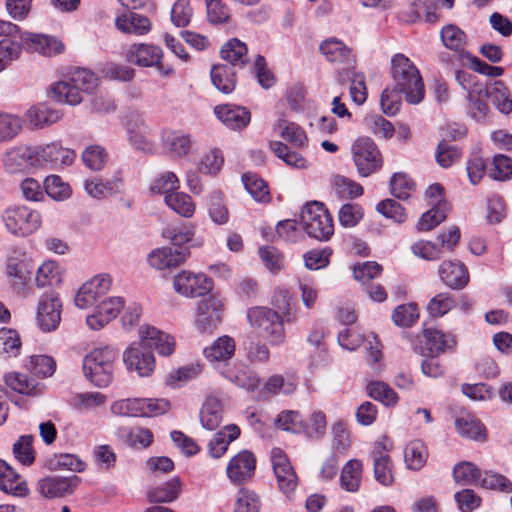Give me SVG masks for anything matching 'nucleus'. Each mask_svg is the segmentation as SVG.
<instances>
[{
    "label": "nucleus",
    "instance_id": "1",
    "mask_svg": "<svg viewBox=\"0 0 512 512\" xmlns=\"http://www.w3.org/2000/svg\"><path fill=\"white\" fill-rule=\"evenodd\" d=\"M391 75L395 90L403 93L409 104H419L425 95L422 77L415 64L404 54H395L391 59Z\"/></svg>",
    "mask_w": 512,
    "mask_h": 512
},
{
    "label": "nucleus",
    "instance_id": "2",
    "mask_svg": "<svg viewBox=\"0 0 512 512\" xmlns=\"http://www.w3.org/2000/svg\"><path fill=\"white\" fill-rule=\"evenodd\" d=\"M119 351L111 346L94 348L83 359V372L88 381L96 387H108L114 378Z\"/></svg>",
    "mask_w": 512,
    "mask_h": 512
},
{
    "label": "nucleus",
    "instance_id": "3",
    "mask_svg": "<svg viewBox=\"0 0 512 512\" xmlns=\"http://www.w3.org/2000/svg\"><path fill=\"white\" fill-rule=\"evenodd\" d=\"M96 75L85 68H76L68 80L55 83L53 98L61 103L77 105L82 102V93H90L97 86Z\"/></svg>",
    "mask_w": 512,
    "mask_h": 512
},
{
    "label": "nucleus",
    "instance_id": "4",
    "mask_svg": "<svg viewBox=\"0 0 512 512\" xmlns=\"http://www.w3.org/2000/svg\"><path fill=\"white\" fill-rule=\"evenodd\" d=\"M0 219L8 232L19 238L32 235L42 225L40 212L21 204L6 207Z\"/></svg>",
    "mask_w": 512,
    "mask_h": 512
},
{
    "label": "nucleus",
    "instance_id": "5",
    "mask_svg": "<svg viewBox=\"0 0 512 512\" xmlns=\"http://www.w3.org/2000/svg\"><path fill=\"white\" fill-rule=\"evenodd\" d=\"M301 225L309 237L319 241H328L334 234L333 218L324 204L318 201L303 207Z\"/></svg>",
    "mask_w": 512,
    "mask_h": 512
},
{
    "label": "nucleus",
    "instance_id": "6",
    "mask_svg": "<svg viewBox=\"0 0 512 512\" xmlns=\"http://www.w3.org/2000/svg\"><path fill=\"white\" fill-rule=\"evenodd\" d=\"M247 318L251 327L259 330L271 345H280L284 342V322L274 309L253 307L248 310Z\"/></svg>",
    "mask_w": 512,
    "mask_h": 512
},
{
    "label": "nucleus",
    "instance_id": "7",
    "mask_svg": "<svg viewBox=\"0 0 512 512\" xmlns=\"http://www.w3.org/2000/svg\"><path fill=\"white\" fill-rule=\"evenodd\" d=\"M352 157L357 172L361 177H368L378 172L383 166L382 154L369 137H359L351 147Z\"/></svg>",
    "mask_w": 512,
    "mask_h": 512
},
{
    "label": "nucleus",
    "instance_id": "8",
    "mask_svg": "<svg viewBox=\"0 0 512 512\" xmlns=\"http://www.w3.org/2000/svg\"><path fill=\"white\" fill-rule=\"evenodd\" d=\"M391 443L384 437L374 443L369 454L373 463V473L375 480L382 486L390 487L394 483V465L389 456Z\"/></svg>",
    "mask_w": 512,
    "mask_h": 512
},
{
    "label": "nucleus",
    "instance_id": "9",
    "mask_svg": "<svg viewBox=\"0 0 512 512\" xmlns=\"http://www.w3.org/2000/svg\"><path fill=\"white\" fill-rule=\"evenodd\" d=\"M35 146L19 145L9 148L2 156L4 170L9 174L29 173L38 168Z\"/></svg>",
    "mask_w": 512,
    "mask_h": 512
},
{
    "label": "nucleus",
    "instance_id": "10",
    "mask_svg": "<svg viewBox=\"0 0 512 512\" xmlns=\"http://www.w3.org/2000/svg\"><path fill=\"white\" fill-rule=\"evenodd\" d=\"M62 302L55 292L43 294L36 308V322L44 332L58 328L61 321Z\"/></svg>",
    "mask_w": 512,
    "mask_h": 512
},
{
    "label": "nucleus",
    "instance_id": "11",
    "mask_svg": "<svg viewBox=\"0 0 512 512\" xmlns=\"http://www.w3.org/2000/svg\"><path fill=\"white\" fill-rule=\"evenodd\" d=\"M112 278L109 274H98L85 282L75 296V305L80 309H86L94 305L111 288Z\"/></svg>",
    "mask_w": 512,
    "mask_h": 512
},
{
    "label": "nucleus",
    "instance_id": "12",
    "mask_svg": "<svg viewBox=\"0 0 512 512\" xmlns=\"http://www.w3.org/2000/svg\"><path fill=\"white\" fill-rule=\"evenodd\" d=\"M35 150H37L38 168L46 165L51 168L70 166L76 158L75 151L63 147L60 142L35 146Z\"/></svg>",
    "mask_w": 512,
    "mask_h": 512
},
{
    "label": "nucleus",
    "instance_id": "13",
    "mask_svg": "<svg viewBox=\"0 0 512 512\" xmlns=\"http://www.w3.org/2000/svg\"><path fill=\"white\" fill-rule=\"evenodd\" d=\"M174 289L186 297H199L208 294L213 288V281L203 273L194 274L182 271L174 277Z\"/></svg>",
    "mask_w": 512,
    "mask_h": 512
},
{
    "label": "nucleus",
    "instance_id": "14",
    "mask_svg": "<svg viewBox=\"0 0 512 512\" xmlns=\"http://www.w3.org/2000/svg\"><path fill=\"white\" fill-rule=\"evenodd\" d=\"M223 303L210 296L201 300L197 307L195 325L200 333H211L222 321Z\"/></svg>",
    "mask_w": 512,
    "mask_h": 512
},
{
    "label": "nucleus",
    "instance_id": "15",
    "mask_svg": "<svg viewBox=\"0 0 512 512\" xmlns=\"http://www.w3.org/2000/svg\"><path fill=\"white\" fill-rule=\"evenodd\" d=\"M271 462L279 489L286 495L293 493L298 478L286 454L280 448H273Z\"/></svg>",
    "mask_w": 512,
    "mask_h": 512
},
{
    "label": "nucleus",
    "instance_id": "16",
    "mask_svg": "<svg viewBox=\"0 0 512 512\" xmlns=\"http://www.w3.org/2000/svg\"><path fill=\"white\" fill-rule=\"evenodd\" d=\"M80 483L81 479L77 475L48 476L38 481L37 490L43 497L55 499L73 494Z\"/></svg>",
    "mask_w": 512,
    "mask_h": 512
},
{
    "label": "nucleus",
    "instance_id": "17",
    "mask_svg": "<svg viewBox=\"0 0 512 512\" xmlns=\"http://www.w3.org/2000/svg\"><path fill=\"white\" fill-rule=\"evenodd\" d=\"M256 469V457L249 450H241L234 455L226 467V475L234 484H243L249 481Z\"/></svg>",
    "mask_w": 512,
    "mask_h": 512
},
{
    "label": "nucleus",
    "instance_id": "18",
    "mask_svg": "<svg viewBox=\"0 0 512 512\" xmlns=\"http://www.w3.org/2000/svg\"><path fill=\"white\" fill-rule=\"evenodd\" d=\"M140 344L144 349H155L160 356L167 357L175 351L176 342L173 336L153 326H142L139 329Z\"/></svg>",
    "mask_w": 512,
    "mask_h": 512
},
{
    "label": "nucleus",
    "instance_id": "19",
    "mask_svg": "<svg viewBox=\"0 0 512 512\" xmlns=\"http://www.w3.org/2000/svg\"><path fill=\"white\" fill-rule=\"evenodd\" d=\"M123 362L129 371H135L141 377L151 375L155 368V358L139 343L131 345L123 353Z\"/></svg>",
    "mask_w": 512,
    "mask_h": 512
},
{
    "label": "nucleus",
    "instance_id": "20",
    "mask_svg": "<svg viewBox=\"0 0 512 512\" xmlns=\"http://www.w3.org/2000/svg\"><path fill=\"white\" fill-rule=\"evenodd\" d=\"M124 57L127 62L140 67L158 66L162 58V50L151 44H133L125 50Z\"/></svg>",
    "mask_w": 512,
    "mask_h": 512
},
{
    "label": "nucleus",
    "instance_id": "21",
    "mask_svg": "<svg viewBox=\"0 0 512 512\" xmlns=\"http://www.w3.org/2000/svg\"><path fill=\"white\" fill-rule=\"evenodd\" d=\"M46 56L61 53L64 49L62 42L45 34L21 33V48Z\"/></svg>",
    "mask_w": 512,
    "mask_h": 512
},
{
    "label": "nucleus",
    "instance_id": "22",
    "mask_svg": "<svg viewBox=\"0 0 512 512\" xmlns=\"http://www.w3.org/2000/svg\"><path fill=\"white\" fill-rule=\"evenodd\" d=\"M189 256L188 248H158L148 255V263L155 269L163 270L181 265Z\"/></svg>",
    "mask_w": 512,
    "mask_h": 512
},
{
    "label": "nucleus",
    "instance_id": "23",
    "mask_svg": "<svg viewBox=\"0 0 512 512\" xmlns=\"http://www.w3.org/2000/svg\"><path fill=\"white\" fill-rule=\"evenodd\" d=\"M438 272L441 281L454 290L463 289L469 282L468 270L460 261H443Z\"/></svg>",
    "mask_w": 512,
    "mask_h": 512
},
{
    "label": "nucleus",
    "instance_id": "24",
    "mask_svg": "<svg viewBox=\"0 0 512 512\" xmlns=\"http://www.w3.org/2000/svg\"><path fill=\"white\" fill-rule=\"evenodd\" d=\"M214 112L224 125L233 130L245 128L251 119L250 112L245 107L235 105H218Z\"/></svg>",
    "mask_w": 512,
    "mask_h": 512
},
{
    "label": "nucleus",
    "instance_id": "25",
    "mask_svg": "<svg viewBox=\"0 0 512 512\" xmlns=\"http://www.w3.org/2000/svg\"><path fill=\"white\" fill-rule=\"evenodd\" d=\"M484 94L485 97L491 99L493 105L502 114L512 112V97L509 88L501 80H495L489 87H479L478 94Z\"/></svg>",
    "mask_w": 512,
    "mask_h": 512
},
{
    "label": "nucleus",
    "instance_id": "26",
    "mask_svg": "<svg viewBox=\"0 0 512 512\" xmlns=\"http://www.w3.org/2000/svg\"><path fill=\"white\" fill-rule=\"evenodd\" d=\"M0 41V73L7 69L21 54V32L16 25V31L11 34H2Z\"/></svg>",
    "mask_w": 512,
    "mask_h": 512
},
{
    "label": "nucleus",
    "instance_id": "27",
    "mask_svg": "<svg viewBox=\"0 0 512 512\" xmlns=\"http://www.w3.org/2000/svg\"><path fill=\"white\" fill-rule=\"evenodd\" d=\"M240 436V428L235 424H229L216 432L207 444V450L212 458L222 457L228 450L231 442Z\"/></svg>",
    "mask_w": 512,
    "mask_h": 512
},
{
    "label": "nucleus",
    "instance_id": "28",
    "mask_svg": "<svg viewBox=\"0 0 512 512\" xmlns=\"http://www.w3.org/2000/svg\"><path fill=\"white\" fill-rule=\"evenodd\" d=\"M425 346L423 355L438 356L455 345L454 337L438 329L424 330Z\"/></svg>",
    "mask_w": 512,
    "mask_h": 512
},
{
    "label": "nucleus",
    "instance_id": "29",
    "mask_svg": "<svg viewBox=\"0 0 512 512\" xmlns=\"http://www.w3.org/2000/svg\"><path fill=\"white\" fill-rule=\"evenodd\" d=\"M319 51L327 61L332 63L350 64L353 61L351 49L335 37L322 41L319 45Z\"/></svg>",
    "mask_w": 512,
    "mask_h": 512
},
{
    "label": "nucleus",
    "instance_id": "30",
    "mask_svg": "<svg viewBox=\"0 0 512 512\" xmlns=\"http://www.w3.org/2000/svg\"><path fill=\"white\" fill-rule=\"evenodd\" d=\"M115 25L123 33L135 35H145L152 27L148 17L131 11L118 16Z\"/></svg>",
    "mask_w": 512,
    "mask_h": 512
},
{
    "label": "nucleus",
    "instance_id": "31",
    "mask_svg": "<svg viewBox=\"0 0 512 512\" xmlns=\"http://www.w3.org/2000/svg\"><path fill=\"white\" fill-rule=\"evenodd\" d=\"M0 489L15 496H25L28 488L20 475L4 460L0 459Z\"/></svg>",
    "mask_w": 512,
    "mask_h": 512
},
{
    "label": "nucleus",
    "instance_id": "32",
    "mask_svg": "<svg viewBox=\"0 0 512 512\" xmlns=\"http://www.w3.org/2000/svg\"><path fill=\"white\" fill-rule=\"evenodd\" d=\"M199 418L204 429L210 431L217 429L223 420V406L221 401L214 396L207 397L202 404Z\"/></svg>",
    "mask_w": 512,
    "mask_h": 512
},
{
    "label": "nucleus",
    "instance_id": "33",
    "mask_svg": "<svg viewBox=\"0 0 512 512\" xmlns=\"http://www.w3.org/2000/svg\"><path fill=\"white\" fill-rule=\"evenodd\" d=\"M363 463L359 459L347 461L340 473V487L350 493L359 491L362 483Z\"/></svg>",
    "mask_w": 512,
    "mask_h": 512
},
{
    "label": "nucleus",
    "instance_id": "34",
    "mask_svg": "<svg viewBox=\"0 0 512 512\" xmlns=\"http://www.w3.org/2000/svg\"><path fill=\"white\" fill-rule=\"evenodd\" d=\"M211 82L223 94H230L236 87V72L227 64H215L210 72Z\"/></svg>",
    "mask_w": 512,
    "mask_h": 512
},
{
    "label": "nucleus",
    "instance_id": "35",
    "mask_svg": "<svg viewBox=\"0 0 512 512\" xmlns=\"http://www.w3.org/2000/svg\"><path fill=\"white\" fill-rule=\"evenodd\" d=\"M235 353V341L228 335L217 338L203 351L204 356L211 362H226Z\"/></svg>",
    "mask_w": 512,
    "mask_h": 512
},
{
    "label": "nucleus",
    "instance_id": "36",
    "mask_svg": "<svg viewBox=\"0 0 512 512\" xmlns=\"http://www.w3.org/2000/svg\"><path fill=\"white\" fill-rule=\"evenodd\" d=\"M163 146L178 157L186 156L192 145L190 135L180 131L166 130L162 134Z\"/></svg>",
    "mask_w": 512,
    "mask_h": 512
},
{
    "label": "nucleus",
    "instance_id": "37",
    "mask_svg": "<svg viewBox=\"0 0 512 512\" xmlns=\"http://www.w3.org/2000/svg\"><path fill=\"white\" fill-rule=\"evenodd\" d=\"M248 49L244 42L237 38L226 42L220 51L221 57L234 66L244 67L248 63Z\"/></svg>",
    "mask_w": 512,
    "mask_h": 512
},
{
    "label": "nucleus",
    "instance_id": "38",
    "mask_svg": "<svg viewBox=\"0 0 512 512\" xmlns=\"http://www.w3.org/2000/svg\"><path fill=\"white\" fill-rule=\"evenodd\" d=\"M181 481L178 477L154 487L147 492V497L153 503H170L176 500L181 492Z\"/></svg>",
    "mask_w": 512,
    "mask_h": 512
},
{
    "label": "nucleus",
    "instance_id": "39",
    "mask_svg": "<svg viewBox=\"0 0 512 512\" xmlns=\"http://www.w3.org/2000/svg\"><path fill=\"white\" fill-rule=\"evenodd\" d=\"M84 188L90 196L94 198H103L108 195L121 193L123 189V181L120 178H113L111 180H86Z\"/></svg>",
    "mask_w": 512,
    "mask_h": 512
},
{
    "label": "nucleus",
    "instance_id": "40",
    "mask_svg": "<svg viewBox=\"0 0 512 512\" xmlns=\"http://www.w3.org/2000/svg\"><path fill=\"white\" fill-rule=\"evenodd\" d=\"M27 119L34 128H43L54 124L62 118V114L46 105L31 107L27 111Z\"/></svg>",
    "mask_w": 512,
    "mask_h": 512
},
{
    "label": "nucleus",
    "instance_id": "41",
    "mask_svg": "<svg viewBox=\"0 0 512 512\" xmlns=\"http://www.w3.org/2000/svg\"><path fill=\"white\" fill-rule=\"evenodd\" d=\"M482 476L481 470L472 462H459L453 468L455 482L463 486L480 485Z\"/></svg>",
    "mask_w": 512,
    "mask_h": 512
},
{
    "label": "nucleus",
    "instance_id": "42",
    "mask_svg": "<svg viewBox=\"0 0 512 512\" xmlns=\"http://www.w3.org/2000/svg\"><path fill=\"white\" fill-rule=\"evenodd\" d=\"M272 304L275 311L281 314L283 322H293L296 319V308L293 303V297L287 289H277L272 298Z\"/></svg>",
    "mask_w": 512,
    "mask_h": 512
},
{
    "label": "nucleus",
    "instance_id": "43",
    "mask_svg": "<svg viewBox=\"0 0 512 512\" xmlns=\"http://www.w3.org/2000/svg\"><path fill=\"white\" fill-rule=\"evenodd\" d=\"M428 452L424 443L420 440L409 442L404 449V461L410 470H420L427 461Z\"/></svg>",
    "mask_w": 512,
    "mask_h": 512
},
{
    "label": "nucleus",
    "instance_id": "44",
    "mask_svg": "<svg viewBox=\"0 0 512 512\" xmlns=\"http://www.w3.org/2000/svg\"><path fill=\"white\" fill-rule=\"evenodd\" d=\"M166 205L175 213L190 218L195 212V203L192 198L183 192H174L165 195Z\"/></svg>",
    "mask_w": 512,
    "mask_h": 512
},
{
    "label": "nucleus",
    "instance_id": "45",
    "mask_svg": "<svg viewBox=\"0 0 512 512\" xmlns=\"http://www.w3.org/2000/svg\"><path fill=\"white\" fill-rule=\"evenodd\" d=\"M344 77H347L351 81L350 96L352 101L357 105H362L367 99L365 76L360 73L356 74L349 69H345L339 73V81H344Z\"/></svg>",
    "mask_w": 512,
    "mask_h": 512
},
{
    "label": "nucleus",
    "instance_id": "46",
    "mask_svg": "<svg viewBox=\"0 0 512 512\" xmlns=\"http://www.w3.org/2000/svg\"><path fill=\"white\" fill-rule=\"evenodd\" d=\"M455 427L462 437L474 440L485 438L484 425L473 416L466 415L457 418L455 421Z\"/></svg>",
    "mask_w": 512,
    "mask_h": 512
},
{
    "label": "nucleus",
    "instance_id": "47",
    "mask_svg": "<svg viewBox=\"0 0 512 512\" xmlns=\"http://www.w3.org/2000/svg\"><path fill=\"white\" fill-rule=\"evenodd\" d=\"M208 213L210 219L217 225H224L229 220L228 208L223 200V195L216 190L208 196Z\"/></svg>",
    "mask_w": 512,
    "mask_h": 512
},
{
    "label": "nucleus",
    "instance_id": "48",
    "mask_svg": "<svg viewBox=\"0 0 512 512\" xmlns=\"http://www.w3.org/2000/svg\"><path fill=\"white\" fill-rule=\"evenodd\" d=\"M368 395L385 406H394L399 398L397 393L382 381H372L367 385Z\"/></svg>",
    "mask_w": 512,
    "mask_h": 512
},
{
    "label": "nucleus",
    "instance_id": "49",
    "mask_svg": "<svg viewBox=\"0 0 512 512\" xmlns=\"http://www.w3.org/2000/svg\"><path fill=\"white\" fill-rule=\"evenodd\" d=\"M449 210V204L431 207V209L423 213L418 220L417 229L419 231H429L433 229L446 219Z\"/></svg>",
    "mask_w": 512,
    "mask_h": 512
},
{
    "label": "nucleus",
    "instance_id": "50",
    "mask_svg": "<svg viewBox=\"0 0 512 512\" xmlns=\"http://www.w3.org/2000/svg\"><path fill=\"white\" fill-rule=\"evenodd\" d=\"M273 153L284 163L295 168H306L307 160L298 152L292 151L286 144L280 141L270 142Z\"/></svg>",
    "mask_w": 512,
    "mask_h": 512
},
{
    "label": "nucleus",
    "instance_id": "51",
    "mask_svg": "<svg viewBox=\"0 0 512 512\" xmlns=\"http://www.w3.org/2000/svg\"><path fill=\"white\" fill-rule=\"evenodd\" d=\"M391 193L400 200L408 199L415 190L414 181L405 173H394L390 179Z\"/></svg>",
    "mask_w": 512,
    "mask_h": 512
},
{
    "label": "nucleus",
    "instance_id": "52",
    "mask_svg": "<svg viewBox=\"0 0 512 512\" xmlns=\"http://www.w3.org/2000/svg\"><path fill=\"white\" fill-rule=\"evenodd\" d=\"M242 182L247 192L259 202L269 199V189L263 179L253 173H245L242 176Z\"/></svg>",
    "mask_w": 512,
    "mask_h": 512
},
{
    "label": "nucleus",
    "instance_id": "53",
    "mask_svg": "<svg viewBox=\"0 0 512 512\" xmlns=\"http://www.w3.org/2000/svg\"><path fill=\"white\" fill-rule=\"evenodd\" d=\"M44 188L49 197L56 201H64L71 196L68 183L58 175H50L45 178Z\"/></svg>",
    "mask_w": 512,
    "mask_h": 512
},
{
    "label": "nucleus",
    "instance_id": "54",
    "mask_svg": "<svg viewBox=\"0 0 512 512\" xmlns=\"http://www.w3.org/2000/svg\"><path fill=\"white\" fill-rule=\"evenodd\" d=\"M5 384L20 394L32 395L38 385L37 381L22 373H8L5 375Z\"/></svg>",
    "mask_w": 512,
    "mask_h": 512
},
{
    "label": "nucleus",
    "instance_id": "55",
    "mask_svg": "<svg viewBox=\"0 0 512 512\" xmlns=\"http://www.w3.org/2000/svg\"><path fill=\"white\" fill-rule=\"evenodd\" d=\"M259 496L252 490L241 488L234 504L233 512H260Z\"/></svg>",
    "mask_w": 512,
    "mask_h": 512
},
{
    "label": "nucleus",
    "instance_id": "56",
    "mask_svg": "<svg viewBox=\"0 0 512 512\" xmlns=\"http://www.w3.org/2000/svg\"><path fill=\"white\" fill-rule=\"evenodd\" d=\"M33 439L32 435H22L13 445L15 458L25 466H29L35 461Z\"/></svg>",
    "mask_w": 512,
    "mask_h": 512
},
{
    "label": "nucleus",
    "instance_id": "57",
    "mask_svg": "<svg viewBox=\"0 0 512 512\" xmlns=\"http://www.w3.org/2000/svg\"><path fill=\"white\" fill-rule=\"evenodd\" d=\"M440 36L445 47L450 50L460 51L466 44L465 33L453 24L444 26Z\"/></svg>",
    "mask_w": 512,
    "mask_h": 512
},
{
    "label": "nucleus",
    "instance_id": "58",
    "mask_svg": "<svg viewBox=\"0 0 512 512\" xmlns=\"http://www.w3.org/2000/svg\"><path fill=\"white\" fill-rule=\"evenodd\" d=\"M61 281L59 266L54 261L44 262L37 270L36 283L38 287L53 286Z\"/></svg>",
    "mask_w": 512,
    "mask_h": 512
},
{
    "label": "nucleus",
    "instance_id": "59",
    "mask_svg": "<svg viewBox=\"0 0 512 512\" xmlns=\"http://www.w3.org/2000/svg\"><path fill=\"white\" fill-rule=\"evenodd\" d=\"M142 398H128L115 401L111 412L117 416L142 417Z\"/></svg>",
    "mask_w": 512,
    "mask_h": 512
},
{
    "label": "nucleus",
    "instance_id": "60",
    "mask_svg": "<svg viewBox=\"0 0 512 512\" xmlns=\"http://www.w3.org/2000/svg\"><path fill=\"white\" fill-rule=\"evenodd\" d=\"M333 189L341 198H356L363 194V187L359 183L340 175L333 178Z\"/></svg>",
    "mask_w": 512,
    "mask_h": 512
},
{
    "label": "nucleus",
    "instance_id": "61",
    "mask_svg": "<svg viewBox=\"0 0 512 512\" xmlns=\"http://www.w3.org/2000/svg\"><path fill=\"white\" fill-rule=\"evenodd\" d=\"M21 340L16 330L0 329V353L7 356H17L20 353Z\"/></svg>",
    "mask_w": 512,
    "mask_h": 512
},
{
    "label": "nucleus",
    "instance_id": "62",
    "mask_svg": "<svg viewBox=\"0 0 512 512\" xmlns=\"http://www.w3.org/2000/svg\"><path fill=\"white\" fill-rule=\"evenodd\" d=\"M22 129L21 119L12 114L0 113V142L10 141Z\"/></svg>",
    "mask_w": 512,
    "mask_h": 512
},
{
    "label": "nucleus",
    "instance_id": "63",
    "mask_svg": "<svg viewBox=\"0 0 512 512\" xmlns=\"http://www.w3.org/2000/svg\"><path fill=\"white\" fill-rule=\"evenodd\" d=\"M456 305L450 293H439L429 301L427 311L432 317H441L447 314Z\"/></svg>",
    "mask_w": 512,
    "mask_h": 512
},
{
    "label": "nucleus",
    "instance_id": "64",
    "mask_svg": "<svg viewBox=\"0 0 512 512\" xmlns=\"http://www.w3.org/2000/svg\"><path fill=\"white\" fill-rule=\"evenodd\" d=\"M461 157V150L455 146L450 145L444 141L437 145L435 151L436 162L442 168H449Z\"/></svg>",
    "mask_w": 512,
    "mask_h": 512
}]
</instances>
